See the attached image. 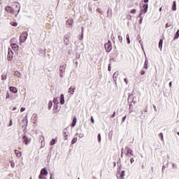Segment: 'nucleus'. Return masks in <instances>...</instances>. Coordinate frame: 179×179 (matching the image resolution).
Returning a JSON list of instances; mask_svg holds the SVG:
<instances>
[{"mask_svg": "<svg viewBox=\"0 0 179 179\" xmlns=\"http://www.w3.org/2000/svg\"><path fill=\"white\" fill-rule=\"evenodd\" d=\"M78 142V138L74 137L71 141V145H75Z\"/></svg>", "mask_w": 179, "mask_h": 179, "instance_id": "nucleus-18", "label": "nucleus"}, {"mask_svg": "<svg viewBox=\"0 0 179 179\" xmlns=\"http://www.w3.org/2000/svg\"><path fill=\"white\" fill-rule=\"evenodd\" d=\"M48 171H47V169L45 168H43L41 171V176H48Z\"/></svg>", "mask_w": 179, "mask_h": 179, "instance_id": "nucleus-7", "label": "nucleus"}, {"mask_svg": "<svg viewBox=\"0 0 179 179\" xmlns=\"http://www.w3.org/2000/svg\"><path fill=\"white\" fill-rule=\"evenodd\" d=\"M159 12H162V7L159 8Z\"/></svg>", "mask_w": 179, "mask_h": 179, "instance_id": "nucleus-55", "label": "nucleus"}, {"mask_svg": "<svg viewBox=\"0 0 179 179\" xmlns=\"http://www.w3.org/2000/svg\"><path fill=\"white\" fill-rule=\"evenodd\" d=\"M15 76H17V78H20V76H22V73H20L19 71H15Z\"/></svg>", "mask_w": 179, "mask_h": 179, "instance_id": "nucleus-21", "label": "nucleus"}, {"mask_svg": "<svg viewBox=\"0 0 179 179\" xmlns=\"http://www.w3.org/2000/svg\"><path fill=\"white\" fill-rule=\"evenodd\" d=\"M43 176H44V175H41V173L39 175V176H38V178L39 179H43Z\"/></svg>", "mask_w": 179, "mask_h": 179, "instance_id": "nucleus-41", "label": "nucleus"}, {"mask_svg": "<svg viewBox=\"0 0 179 179\" xmlns=\"http://www.w3.org/2000/svg\"><path fill=\"white\" fill-rule=\"evenodd\" d=\"M178 37H179V30H178L176 34H175L174 40H177V38H178Z\"/></svg>", "mask_w": 179, "mask_h": 179, "instance_id": "nucleus-23", "label": "nucleus"}, {"mask_svg": "<svg viewBox=\"0 0 179 179\" xmlns=\"http://www.w3.org/2000/svg\"><path fill=\"white\" fill-rule=\"evenodd\" d=\"M130 13H132V14L136 13V9L131 10Z\"/></svg>", "mask_w": 179, "mask_h": 179, "instance_id": "nucleus-32", "label": "nucleus"}, {"mask_svg": "<svg viewBox=\"0 0 179 179\" xmlns=\"http://www.w3.org/2000/svg\"><path fill=\"white\" fill-rule=\"evenodd\" d=\"M159 136L162 138V141H163V133H160Z\"/></svg>", "mask_w": 179, "mask_h": 179, "instance_id": "nucleus-36", "label": "nucleus"}, {"mask_svg": "<svg viewBox=\"0 0 179 179\" xmlns=\"http://www.w3.org/2000/svg\"><path fill=\"white\" fill-rule=\"evenodd\" d=\"M172 83H173L172 82H170V83H169V87H171Z\"/></svg>", "mask_w": 179, "mask_h": 179, "instance_id": "nucleus-52", "label": "nucleus"}, {"mask_svg": "<svg viewBox=\"0 0 179 179\" xmlns=\"http://www.w3.org/2000/svg\"><path fill=\"white\" fill-rule=\"evenodd\" d=\"M142 20H143V19H142V18H141V20H140V24H142Z\"/></svg>", "mask_w": 179, "mask_h": 179, "instance_id": "nucleus-53", "label": "nucleus"}, {"mask_svg": "<svg viewBox=\"0 0 179 179\" xmlns=\"http://www.w3.org/2000/svg\"><path fill=\"white\" fill-rule=\"evenodd\" d=\"M126 38H127V40L128 44H130V43H131V41L129 40V34H127V35L126 36Z\"/></svg>", "mask_w": 179, "mask_h": 179, "instance_id": "nucleus-28", "label": "nucleus"}, {"mask_svg": "<svg viewBox=\"0 0 179 179\" xmlns=\"http://www.w3.org/2000/svg\"><path fill=\"white\" fill-rule=\"evenodd\" d=\"M60 104H65V97L64 94L60 95Z\"/></svg>", "mask_w": 179, "mask_h": 179, "instance_id": "nucleus-11", "label": "nucleus"}, {"mask_svg": "<svg viewBox=\"0 0 179 179\" xmlns=\"http://www.w3.org/2000/svg\"><path fill=\"white\" fill-rule=\"evenodd\" d=\"M122 153H123V152H122V151L121 157H122V156H123V155H122Z\"/></svg>", "mask_w": 179, "mask_h": 179, "instance_id": "nucleus-56", "label": "nucleus"}, {"mask_svg": "<svg viewBox=\"0 0 179 179\" xmlns=\"http://www.w3.org/2000/svg\"><path fill=\"white\" fill-rule=\"evenodd\" d=\"M126 150H127V154H126V155L127 156H128V155H131V156H134V154H133V152L134 151H132L131 150V148H126Z\"/></svg>", "mask_w": 179, "mask_h": 179, "instance_id": "nucleus-8", "label": "nucleus"}, {"mask_svg": "<svg viewBox=\"0 0 179 179\" xmlns=\"http://www.w3.org/2000/svg\"><path fill=\"white\" fill-rule=\"evenodd\" d=\"M53 102L55 104H59V102H58V98H54Z\"/></svg>", "mask_w": 179, "mask_h": 179, "instance_id": "nucleus-27", "label": "nucleus"}, {"mask_svg": "<svg viewBox=\"0 0 179 179\" xmlns=\"http://www.w3.org/2000/svg\"><path fill=\"white\" fill-rule=\"evenodd\" d=\"M129 17H131V15H129Z\"/></svg>", "mask_w": 179, "mask_h": 179, "instance_id": "nucleus-59", "label": "nucleus"}, {"mask_svg": "<svg viewBox=\"0 0 179 179\" xmlns=\"http://www.w3.org/2000/svg\"><path fill=\"white\" fill-rule=\"evenodd\" d=\"M78 179H80V178H78Z\"/></svg>", "mask_w": 179, "mask_h": 179, "instance_id": "nucleus-61", "label": "nucleus"}, {"mask_svg": "<svg viewBox=\"0 0 179 179\" xmlns=\"http://www.w3.org/2000/svg\"><path fill=\"white\" fill-rule=\"evenodd\" d=\"M91 122H92V124H94V119L93 118V117H91Z\"/></svg>", "mask_w": 179, "mask_h": 179, "instance_id": "nucleus-39", "label": "nucleus"}, {"mask_svg": "<svg viewBox=\"0 0 179 179\" xmlns=\"http://www.w3.org/2000/svg\"><path fill=\"white\" fill-rule=\"evenodd\" d=\"M27 40V32H22L20 36V44L21 45L22 43H24Z\"/></svg>", "mask_w": 179, "mask_h": 179, "instance_id": "nucleus-2", "label": "nucleus"}, {"mask_svg": "<svg viewBox=\"0 0 179 179\" xmlns=\"http://www.w3.org/2000/svg\"><path fill=\"white\" fill-rule=\"evenodd\" d=\"M130 162H131V163H134V162H135V159H134V158H131V159H130Z\"/></svg>", "mask_w": 179, "mask_h": 179, "instance_id": "nucleus-48", "label": "nucleus"}, {"mask_svg": "<svg viewBox=\"0 0 179 179\" xmlns=\"http://www.w3.org/2000/svg\"><path fill=\"white\" fill-rule=\"evenodd\" d=\"M178 135H179V131L177 133Z\"/></svg>", "mask_w": 179, "mask_h": 179, "instance_id": "nucleus-58", "label": "nucleus"}, {"mask_svg": "<svg viewBox=\"0 0 179 179\" xmlns=\"http://www.w3.org/2000/svg\"><path fill=\"white\" fill-rule=\"evenodd\" d=\"M141 75H145V70H141Z\"/></svg>", "mask_w": 179, "mask_h": 179, "instance_id": "nucleus-40", "label": "nucleus"}, {"mask_svg": "<svg viewBox=\"0 0 179 179\" xmlns=\"http://www.w3.org/2000/svg\"><path fill=\"white\" fill-rule=\"evenodd\" d=\"M7 59L8 61H12V59H13V51H12L10 48H8Z\"/></svg>", "mask_w": 179, "mask_h": 179, "instance_id": "nucleus-4", "label": "nucleus"}, {"mask_svg": "<svg viewBox=\"0 0 179 179\" xmlns=\"http://www.w3.org/2000/svg\"><path fill=\"white\" fill-rule=\"evenodd\" d=\"M15 44H17V39H16V38H13L10 40V45H15Z\"/></svg>", "mask_w": 179, "mask_h": 179, "instance_id": "nucleus-10", "label": "nucleus"}, {"mask_svg": "<svg viewBox=\"0 0 179 179\" xmlns=\"http://www.w3.org/2000/svg\"><path fill=\"white\" fill-rule=\"evenodd\" d=\"M59 70H60V72H65V68L62 66H60Z\"/></svg>", "mask_w": 179, "mask_h": 179, "instance_id": "nucleus-29", "label": "nucleus"}, {"mask_svg": "<svg viewBox=\"0 0 179 179\" xmlns=\"http://www.w3.org/2000/svg\"><path fill=\"white\" fill-rule=\"evenodd\" d=\"M66 40L67 41L66 44V45H68V44H69V41L67 38Z\"/></svg>", "mask_w": 179, "mask_h": 179, "instance_id": "nucleus-50", "label": "nucleus"}, {"mask_svg": "<svg viewBox=\"0 0 179 179\" xmlns=\"http://www.w3.org/2000/svg\"><path fill=\"white\" fill-rule=\"evenodd\" d=\"M10 24L11 26H13V27H17V22H16L12 21V22H10Z\"/></svg>", "mask_w": 179, "mask_h": 179, "instance_id": "nucleus-20", "label": "nucleus"}, {"mask_svg": "<svg viewBox=\"0 0 179 179\" xmlns=\"http://www.w3.org/2000/svg\"><path fill=\"white\" fill-rule=\"evenodd\" d=\"M15 156H17V157H22V152L17 150H15Z\"/></svg>", "mask_w": 179, "mask_h": 179, "instance_id": "nucleus-13", "label": "nucleus"}, {"mask_svg": "<svg viewBox=\"0 0 179 179\" xmlns=\"http://www.w3.org/2000/svg\"><path fill=\"white\" fill-rule=\"evenodd\" d=\"M125 177V171H122L120 173V178L123 179Z\"/></svg>", "mask_w": 179, "mask_h": 179, "instance_id": "nucleus-22", "label": "nucleus"}, {"mask_svg": "<svg viewBox=\"0 0 179 179\" xmlns=\"http://www.w3.org/2000/svg\"><path fill=\"white\" fill-rule=\"evenodd\" d=\"M124 81L125 82V83H127V85H128V80H127V78H124Z\"/></svg>", "mask_w": 179, "mask_h": 179, "instance_id": "nucleus-44", "label": "nucleus"}, {"mask_svg": "<svg viewBox=\"0 0 179 179\" xmlns=\"http://www.w3.org/2000/svg\"><path fill=\"white\" fill-rule=\"evenodd\" d=\"M57 142V140L55 139H52L51 141H50V146H53V145H55V143Z\"/></svg>", "mask_w": 179, "mask_h": 179, "instance_id": "nucleus-25", "label": "nucleus"}, {"mask_svg": "<svg viewBox=\"0 0 179 179\" xmlns=\"http://www.w3.org/2000/svg\"><path fill=\"white\" fill-rule=\"evenodd\" d=\"M118 40H119V41H120V43H122V36H118Z\"/></svg>", "mask_w": 179, "mask_h": 179, "instance_id": "nucleus-33", "label": "nucleus"}, {"mask_svg": "<svg viewBox=\"0 0 179 179\" xmlns=\"http://www.w3.org/2000/svg\"><path fill=\"white\" fill-rule=\"evenodd\" d=\"M149 2V0H144L145 3H148Z\"/></svg>", "mask_w": 179, "mask_h": 179, "instance_id": "nucleus-51", "label": "nucleus"}, {"mask_svg": "<svg viewBox=\"0 0 179 179\" xmlns=\"http://www.w3.org/2000/svg\"><path fill=\"white\" fill-rule=\"evenodd\" d=\"M110 117H111V118H114V117H115V112H114L113 114V115L110 116Z\"/></svg>", "mask_w": 179, "mask_h": 179, "instance_id": "nucleus-46", "label": "nucleus"}, {"mask_svg": "<svg viewBox=\"0 0 179 179\" xmlns=\"http://www.w3.org/2000/svg\"><path fill=\"white\" fill-rule=\"evenodd\" d=\"M25 110H26L25 108H21L20 112H21V113H23V111H24Z\"/></svg>", "mask_w": 179, "mask_h": 179, "instance_id": "nucleus-38", "label": "nucleus"}, {"mask_svg": "<svg viewBox=\"0 0 179 179\" xmlns=\"http://www.w3.org/2000/svg\"><path fill=\"white\" fill-rule=\"evenodd\" d=\"M10 163H11V167H12V169H15V162H13V161H11Z\"/></svg>", "mask_w": 179, "mask_h": 179, "instance_id": "nucleus-34", "label": "nucleus"}, {"mask_svg": "<svg viewBox=\"0 0 179 179\" xmlns=\"http://www.w3.org/2000/svg\"><path fill=\"white\" fill-rule=\"evenodd\" d=\"M105 48L107 52H110V51L113 50V45H111V42L110 41H108V42L105 44Z\"/></svg>", "mask_w": 179, "mask_h": 179, "instance_id": "nucleus-5", "label": "nucleus"}, {"mask_svg": "<svg viewBox=\"0 0 179 179\" xmlns=\"http://www.w3.org/2000/svg\"><path fill=\"white\" fill-rule=\"evenodd\" d=\"M15 110H16V107H14V108H13V111H15Z\"/></svg>", "mask_w": 179, "mask_h": 179, "instance_id": "nucleus-54", "label": "nucleus"}, {"mask_svg": "<svg viewBox=\"0 0 179 179\" xmlns=\"http://www.w3.org/2000/svg\"><path fill=\"white\" fill-rule=\"evenodd\" d=\"M172 10H177V3L176 1L173 2Z\"/></svg>", "mask_w": 179, "mask_h": 179, "instance_id": "nucleus-17", "label": "nucleus"}, {"mask_svg": "<svg viewBox=\"0 0 179 179\" xmlns=\"http://www.w3.org/2000/svg\"><path fill=\"white\" fill-rule=\"evenodd\" d=\"M5 10L6 12H8V13H11L15 16H17L19 15V12H20V4L17 2H14L11 6H6Z\"/></svg>", "mask_w": 179, "mask_h": 179, "instance_id": "nucleus-1", "label": "nucleus"}, {"mask_svg": "<svg viewBox=\"0 0 179 179\" xmlns=\"http://www.w3.org/2000/svg\"><path fill=\"white\" fill-rule=\"evenodd\" d=\"M10 91H11L12 93H17V88L15 87H10Z\"/></svg>", "mask_w": 179, "mask_h": 179, "instance_id": "nucleus-15", "label": "nucleus"}, {"mask_svg": "<svg viewBox=\"0 0 179 179\" xmlns=\"http://www.w3.org/2000/svg\"><path fill=\"white\" fill-rule=\"evenodd\" d=\"M64 138H65V139L66 140V139H68V135H66V133H64Z\"/></svg>", "mask_w": 179, "mask_h": 179, "instance_id": "nucleus-42", "label": "nucleus"}, {"mask_svg": "<svg viewBox=\"0 0 179 179\" xmlns=\"http://www.w3.org/2000/svg\"><path fill=\"white\" fill-rule=\"evenodd\" d=\"M108 12H110V9L108 10Z\"/></svg>", "mask_w": 179, "mask_h": 179, "instance_id": "nucleus-57", "label": "nucleus"}, {"mask_svg": "<svg viewBox=\"0 0 179 179\" xmlns=\"http://www.w3.org/2000/svg\"><path fill=\"white\" fill-rule=\"evenodd\" d=\"M22 139H23V142H24V143H25V145H28L29 143L30 142V139H29V138H27V136H24L22 137Z\"/></svg>", "mask_w": 179, "mask_h": 179, "instance_id": "nucleus-6", "label": "nucleus"}, {"mask_svg": "<svg viewBox=\"0 0 179 179\" xmlns=\"http://www.w3.org/2000/svg\"><path fill=\"white\" fill-rule=\"evenodd\" d=\"M1 80H6V75L2 76Z\"/></svg>", "mask_w": 179, "mask_h": 179, "instance_id": "nucleus-35", "label": "nucleus"}, {"mask_svg": "<svg viewBox=\"0 0 179 179\" xmlns=\"http://www.w3.org/2000/svg\"><path fill=\"white\" fill-rule=\"evenodd\" d=\"M159 48H160V50H162V48H163V41H162V39L159 40Z\"/></svg>", "mask_w": 179, "mask_h": 179, "instance_id": "nucleus-19", "label": "nucleus"}, {"mask_svg": "<svg viewBox=\"0 0 179 179\" xmlns=\"http://www.w3.org/2000/svg\"><path fill=\"white\" fill-rule=\"evenodd\" d=\"M11 47L14 51H17L19 50V45H17V43L15 45H11Z\"/></svg>", "mask_w": 179, "mask_h": 179, "instance_id": "nucleus-14", "label": "nucleus"}, {"mask_svg": "<svg viewBox=\"0 0 179 179\" xmlns=\"http://www.w3.org/2000/svg\"><path fill=\"white\" fill-rule=\"evenodd\" d=\"M96 12H98L99 13H101V11L100 10V8H97Z\"/></svg>", "mask_w": 179, "mask_h": 179, "instance_id": "nucleus-43", "label": "nucleus"}, {"mask_svg": "<svg viewBox=\"0 0 179 179\" xmlns=\"http://www.w3.org/2000/svg\"><path fill=\"white\" fill-rule=\"evenodd\" d=\"M148 8H149V6L148 4H144L143 6V9L141 10L139 16L141 17L143 13H146L148 12Z\"/></svg>", "mask_w": 179, "mask_h": 179, "instance_id": "nucleus-3", "label": "nucleus"}, {"mask_svg": "<svg viewBox=\"0 0 179 179\" xmlns=\"http://www.w3.org/2000/svg\"><path fill=\"white\" fill-rule=\"evenodd\" d=\"M66 24H69V26H70V27H72V26H73V19L67 20Z\"/></svg>", "mask_w": 179, "mask_h": 179, "instance_id": "nucleus-9", "label": "nucleus"}, {"mask_svg": "<svg viewBox=\"0 0 179 179\" xmlns=\"http://www.w3.org/2000/svg\"><path fill=\"white\" fill-rule=\"evenodd\" d=\"M148 60H145L144 63V69H148Z\"/></svg>", "mask_w": 179, "mask_h": 179, "instance_id": "nucleus-26", "label": "nucleus"}, {"mask_svg": "<svg viewBox=\"0 0 179 179\" xmlns=\"http://www.w3.org/2000/svg\"><path fill=\"white\" fill-rule=\"evenodd\" d=\"M51 107H52V101H49L48 108V110H51Z\"/></svg>", "mask_w": 179, "mask_h": 179, "instance_id": "nucleus-24", "label": "nucleus"}, {"mask_svg": "<svg viewBox=\"0 0 179 179\" xmlns=\"http://www.w3.org/2000/svg\"><path fill=\"white\" fill-rule=\"evenodd\" d=\"M108 71H111V64H108Z\"/></svg>", "mask_w": 179, "mask_h": 179, "instance_id": "nucleus-37", "label": "nucleus"}, {"mask_svg": "<svg viewBox=\"0 0 179 179\" xmlns=\"http://www.w3.org/2000/svg\"><path fill=\"white\" fill-rule=\"evenodd\" d=\"M9 97H10L9 93H7L6 98V99H9Z\"/></svg>", "mask_w": 179, "mask_h": 179, "instance_id": "nucleus-45", "label": "nucleus"}, {"mask_svg": "<svg viewBox=\"0 0 179 179\" xmlns=\"http://www.w3.org/2000/svg\"><path fill=\"white\" fill-rule=\"evenodd\" d=\"M98 141L101 142V135L100 134H98Z\"/></svg>", "mask_w": 179, "mask_h": 179, "instance_id": "nucleus-31", "label": "nucleus"}, {"mask_svg": "<svg viewBox=\"0 0 179 179\" xmlns=\"http://www.w3.org/2000/svg\"><path fill=\"white\" fill-rule=\"evenodd\" d=\"M94 1H97V0H94Z\"/></svg>", "mask_w": 179, "mask_h": 179, "instance_id": "nucleus-60", "label": "nucleus"}, {"mask_svg": "<svg viewBox=\"0 0 179 179\" xmlns=\"http://www.w3.org/2000/svg\"><path fill=\"white\" fill-rule=\"evenodd\" d=\"M78 121V119L76 118V116H75L73 119V122L71 124V127L73 128L75 125H76V122Z\"/></svg>", "mask_w": 179, "mask_h": 179, "instance_id": "nucleus-12", "label": "nucleus"}, {"mask_svg": "<svg viewBox=\"0 0 179 179\" xmlns=\"http://www.w3.org/2000/svg\"><path fill=\"white\" fill-rule=\"evenodd\" d=\"M125 120H127V116H124L122 119V122H124L125 121Z\"/></svg>", "mask_w": 179, "mask_h": 179, "instance_id": "nucleus-47", "label": "nucleus"}, {"mask_svg": "<svg viewBox=\"0 0 179 179\" xmlns=\"http://www.w3.org/2000/svg\"><path fill=\"white\" fill-rule=\"evenodd\" d=\"M69 93H70V94H73V93H75V87H71L69 89Z\"/></svg>", "mask_w": 179, "mask_h": 179, "instance_id": "nucleus-16", "label": "nucleus"}, {"mask_svg": "<svg viewBox=\"0 0 179 179\" xmlns=\"http://www.w3.org/2000/svg\"><path fill=\"white\" fill-rule=\"evenodd\" d=\"M166 29H168V27H171V23H166L165 25Z\"/></svg>", "mask_w": 179, "mask_h": 179, "instance_id": "nucleus-30", "label": "nucleus"}, {"mask_svg": "<svg viewBox=\"0 0 179 179\" xmlns=\"http://www.w3.org/2000/svg\"><path fill=\"white\" fill-rule=\"evenodd\" d=\"M8 127H12V120H10V124L8 125Z\"/></svg>", "mask_w": 179, "mask_h": 179, "instance_id": "nucleus-49", "label": "nucleus"}]
</instances>
